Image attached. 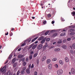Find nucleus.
<instances>
[{
  "label": "nucleus",
  "instance_id": "nucleus-1",
  "mask_svg": "<svg viewBox=\"0 0 75 75\" xmlns=\"http://www.w3.org/2000/svg\"><path fill=\"white\" fill-rule=\"evenodd\" d=\"M7 67L6 65L4 66L3 68L1 67L0 69V74H2L4 75V74L6 73V67Z\"/></svg>",
  "mask_w": 75,
  "mask_h": 75
},
{
  "label": "nucleus",
  "instance_id": "nucleus-2",
  "mask_svg": "<svg viewBox=\"0 0 75 75\" xmlns=\"http://www.w3.org/2000/svg\"><path fill=\"white\" fill-rule=\"evenodd\" d=\"M57 74L58 75H61L63 74V71L61 69H59L57 71Z\"/></svg>",
  "mask_w": 75,
  "mask_h": 75
},
{
  "label": "nucleus",
  "instance_id": "nucleus-3",
  "mask_svg": "<svg viewBox=\"0 0 75 75\" xmlns=\"http://www.w3.org/2000/svg\"><path fill=\"white\" fill-rule=\"evenodd\" d=\"M42 44H40L38 46V49L39 50H41L42 48Z\"/></svg>",
  "mask_w": 75,
  "mask_h": 75
},
{
  "label": "nucleus",
  "instance_id": "nucleus-4",
  "mask_svg": "<svg viewBox=\"0 0 75 75\" xmlns=\"http://www.w3.org/2000/svg\"><path fill=\"white\" fill-rule=\"evenodd\" d=\"M71 73L72 74H75V70L74 69V68H72L71 69Z\"/></svg>",
  "mask_w": 75,
  "mask_h": 75
},
{
  "label": "nucleus",
  "instance_id": "nucleus-5",
  "mask_svg": "<svg viewBox=\"0 0 75 75\" xmlns=\"http://www.w3.org/2000/svg\"><path fill=\"white\" fill-rule=\"evenodd\" d=\"M46 39H47L46 38H45L42 39V41L41 42V44H43V43H44V42H45V40H46Z\"/></svg>",
  "mask_w": 75,
  "mask_h": 75
},
{
  "label": "nucleus",
  "instance_id": "nucleus-6",
  "mask_svg": "<svg viewBox=\"0 0 75 75\" xmlns=\"http://www.w3.org/2000/svg\"><path fill=\"white\" fill-rule=\"evenodd\" d=\"M26 73H27L28 74H30V73L29 69H27L26 70Z\"/></svg>",
  "mask_w": 75,
  "mask_h": 75
},
{
  "label": "nucleus",
  "instance_id": "nucleus-7",
  "mask_svg": "<svg viewBox=\"0 0 75 75\" xmlns=\"http://www.w3.org/2000/svg\"><path fill=\"white\" fill-rule=\"evenodd\" d=\"M48 67L49 69H52V64H50L48 66Z\"/></svg>",
  "mask_w": 75,
  "mask_h": 75
},
{
  "label": "nucleus",
  "instance_id": "nucleus-8",
  "mask_svg": "<svg viewBox=\"0 0 75 75\" xmlns=\"http://www.w3.org/2000/svg\"><path fill=\"white\" fill-rule=\"evenodd\" d=\"M46 62L47 64H49L51 62V59H47L46 61Z\"/></svg>",
  "mask_w": 75,
  "mask_h": 75
},
{
  "label": "nucleus",
  "instance_id": "nucleus-9",
  "mask_svg": "<svg viewBox=\"0 0 75 75\" xmlns=\"http://www.w3.org/2000/svg\"><path fill=\"white\" fill-rule=\"evenodd\" d=\"M65 61L66 62H69V59L68 57H66L65 58Z\"/></svg>",
  "mask_w": 75,
  "mask_h": 75
},
{
  "label": "nucleus",
  "instance_id": "nucleus-10",
  "mask_svg": "<svg viewBox=\"0 0 75 75\" xmlns=\"http://www.w3.org/2000/svg\"><path fill=\"white\" fill-rule=\"evenodd\" d=\"M15 61H16V58H14L13 59L12 61V63L14 64L15 62Z\"/></svg>",
  "mask_w": 75,
  "mask_h": 75
},
{
  "label": "nucleus",
  "instance_id": "nucleus-11",
  "mask_svg": "<svg viewBox=\"0 0 75 75\" xmlns=\"http://www.w3.org/2000/svg\"><path fill=\"white\" fill-rule=\"evenodd\" d=\"M75 31V30L73 28H71L69 30L70 32H74Z\"/></svg>",
  "mask_w": 75,
  "mask_h": 75
},
{
  "label": "nucleus",
  "instance_id": "nucleus-12",
  "mask_svg": "<svg viewBox=\"0 0 75 75\" xmlns=\"http://www.w3.org/2000/svg\"><path fill=\"white\" fill-rule=\"evenodd\" d=\"M37 44H36L35 45H34L32 47V49H33V50L34 49H35V48H36V47H37Z\"/></svg>",
  "mask_w": 75,
  "mask_h": 75
},
{
  "label": "nucleus",
  "instance_id": "nucleus-13",
  "mask_svg": "<svg viewBox=\"0 0 75 75\" xmlns=\"http://www.w3.org/2000/svg\"><path fill=\"white\" fill-rule=\"evenodd\" d=\"M71 15L73 16H75V12L73 11L71 13Z\"/></svg>",
  "mask_w": 75,
  "mask_h": 75
},
{
  "label": "nucleus",
  "instance_id": "nucleus-14",
  "mask_svg": "<svg viewBox=\"0 0 75 75\" xmlns=\"http://www.w3.org/2000/svg\"><path fill=\"white\" fill-rule=\"evenodd\" d=\"M59 63L61 65H63L64 63L62 60H60L59 61Z\"/></svg>",
  "mask_w": 75,
  "mask_h": 75
},
{
  "label": "nucleus",
  "instance_id": "nucleus-15",
  "mask_svg": "<svg viewBox=\"0 0 75 75\" xmlns=\"http://www.w3.org/2000/svg\"><path fill=\"white\" fill-rule=\"evenodd\" d=\"M60 50V49L59 48H56L55 49L54 51H56V52H57V51H59Z\"/></svg>",
  "mask_w": 75,
  "mask_h": 75
},
{
  "label": "nucleus",
  "instance_id": "nucleus-16",
  "mask_svg": "<svg viewBox=\"0 0 75 75\" xmlns=\"http://www.w3.org/2000/svg\"><path fill=\"white\" fill-rule=\"evenodd\" d=\"M23 57V55H19L18 57V58H22Z\"/></svg>",
  "mask_w": 75,
  "mask_h": 75
},
{
  "label": "nucleus",
  "instance_id": "nucleus-17",
  "mask_svg": "<svg viewBox=\"0 0 75 75\" xmlns=\"http://www.w3.org/2000/svg\"><path fill=\"white\" fill-rule=\"evenodd\" d=\"M57 35H58V33H55L53 34V37H56V36H57Z\"/></svg>",
  "mask_w": 75,
  "mask_h": 75
},
{
  "label": "nucleus",
  "instance_id": "nucleus-18",
  "mask_svg": "<svg viewBox=\"0 0 75 75\" xmlns=\"http://www.w3.org/2000/svg\"><path fill=\"white\" fill-rule=\"evenodd\" d=\"M62 48H64V49H66V48H67V46L65 45H63L62 46Z\"/></svg>",
  "mask_w": 75,
  "mask_h": 75
},
{
  "label": "nucleus",
  "instance_id": "nucleus-19",
  "mask_svg": "<svg viewBox=\"0 0 75 75\" xmlns=\"http://www.w3.org/2000/svg\"><path fill=\"white\" fill-rule=\"evenodd\" d=\"M75 32H71L69 34L70 35H75Z\"/></svg>",
  "mask_w": 75,
  "mask_h": 75
},
{
  "label": "nucleus",
  "instance_id": "nucleus-20",
  "mask_svg": "<svg viewBox=\"0 0 75 75\" xmlns=\"http://www.w3.org/2000/svg\"><path fill=\"white\" fill-rule=\"evenodd\" d=\"M45 59H46V57H45V56L44 57L42 58V61H44L45 60Z\"/></svg>",
  "mask_w": 75,
  "mask_h": 75
},
{
  "label": "nucleus",
  "instance_id": "nucleus-21",
  "mask_svg": "<svg viewBox=\"0 0 75 75\" xmlns=\"http://www.w3.org/2000/svg\"><path fill=\"white\" fill-rule=\"evenodd\" d=\"M38 55V54L37 53H35L33 55V57L34 58H35Z\"/></svg>",
  "mask_w": 75,
  "mask_h": 75
},
{
  "label": "nucleus",
  "instance_id": "nucleus-22",
  "mask_svg": "<svg viewBox=\"0 0 75 75\" xmlns=\"http://www.w3.org/2000/svg\"><path fill=\"white\" fill-rule=\"evenodd\" d=\"M57 60V59L56 58H54L52 59V61H56Z\"/></svg>",
  "mask_w": 75,
  "mask_h": 75
},
{
  "label": "nucleus",
  "instance_id": "nucleus-23",
  "mask_svg": "<svg viewBox=\"0 0 75 75\" xmlns=\"http://www.w3.org/2000/svg\"><path fill=\"white\" fill-rule=\"evenodd\" d=\"M69 28H75V26L72 25L69 26Z\"/></svg>",
  "mask_w": 75,
  "mask_h": 75
},
{
  "label": "nucleus",
  "instance_id": "nucleus-24",
  "mask_svg": "<svg viewBox=\"0 0 75 75\" xmlns=\"http://www.w3.org/2000/svg\"><path fill=\"white\" fill-rule=\"evenodd\" d=\"M11 57H12V54H10L8 58V59H10L11 58Z\"/></svg>",
  "mask_w": 75,
  "mask_h": 75
},
{
  "label": "nucleus",
  "instance_id": "nucleus-25",
  "mask_svg": "<svg viewBox=\"0 0 75 75\" xmlns=\"http://www.w3.org/2000/svg\"><path fill=\"white\" fill-rule=\"evenodd\" d=\"M65 35V33H61L60 34V36H62V35Z\"/></svg>",
  "mask_w": 75,
  "mask_h": 75
},
{
  "label": "nucleus",
  "instance_id": "nucleus-26",
  "mask_svg": "<svg viewBox=\"0 0 75 75\" xmlns=\"http://www.w3.org/2000/svg\"><path fill=\"white\" fill-rule=\"evenodd\" d=\"M25 72L24 71V70H22L21 71V74H24L25 73Z\"/></svg>",
  "mask_w": 75,
  "mask_h": 75
},
{
  "label": "nucleus",
  "instance_id": "nucleus-27",
  "mask_svg": "<svg viewBox=\"0 0 75 75\" xmlns=\"http://www.w3.org/2000/svg\"><path fill=\"white\" fill-rule=\"evenodd\" d=\"M34 45V44H32L31 45H30V47H29V48L30 49V48H31V47Z\"/></svg>",
  "mask_w": 75,
  "mask_h": 75
},
{
  "label": "nucleus",
  "instance_id": "nucleus-28",
  "mask_svg": "<svg viewBox=\"0 0 75 75\" xmlns=\"http://www.w3.org/2000/svg\"><path fill=\"white\" fill-rule=\"evenodd\" d=\"M49 32H50V31H47V32H46L45 33V35H47V34H48Z\"/></svg>",
  "mask_w": 75,
  "mask_h": 75
},
{
  "label": "nucleus",
  "instance_id": "nucleus-29",
  "mask_svg": "<svg viewBox=\"0 0 75 75\" xmlns=\"http://www.w3.org/2000/svg\"><path fill=\"white\" fill-rule=\"evenodd\" d=\"M42 39H43V37H41L40 38H39L38 39V40H42Z\"/></svg>",
  "mask_w": 75,
  "mask_h": 75
},
{
  "label": "nucleus",
  "instance_id": "nucleus-30",
  "mask_svg": "<svg viewBox=\"0 0 75 75\" xmlns=\"http://www.w3.org/2000/svg\"><path fill=\"white\" fill-rule=\"evenodd\" d=\"M62 42V41L61 40H59L57 42L58 44H60Z\"/></svg>",
  "mask_w": 75,
  "mask_h": 75
},
{
  "label": "nucleus",
  "instance_id": "nucleus-31",
  "mask_svg": "<svg viewBox=\"0 0 75 75\" xmlns=\"http://www.w3.org/2000/svg\"><path fill=\"white\" fill-rule=\"evenodd\" d=\"M26 65V62H23V66H25Z\"/></svg>",
  "mask_w": 75,
  "mask_h": 75
},
{
  "label": "nucleus",
  "instance_id": "nucleus-32",
  "mask_svg": "<svg viewBox=\"0 0 75 75\" xmlns=\"http://www.w3.org/2000/svg\"><path fill=\"white\" fill-rule=\"evenodd\" d=\"M25 44H26L25 43V42H24V43H23L21 45V46L22 47L24 46V45H25Z\"/></svg>",
  "mask_w": 75,
  "mask_h": 75
},
{
  "label": "nucleus",
  "instance_id": "nucleus-33",
  "mask_svg": "<svg viewBox=\"0 0 75 75\" xmlns=\"http://www.w3.org/2000/svg\"><path fill=\"white\" fill-rule=\"evenodd\" d=\"M20 70H18L17 73V75H19L20 74Z\"/></svg>",
  "mask_w": 75,
  "mask_h": 75
},
{
  "label": "nucleus",
  "instance_id": "nucleus-34",
  "mask_svg": "<svg viewBox=\"0 0 75 75\" xmlns=\"http://www.w3.org/2000/svg\"><path fill=\"white\" fill-rule=\"evenodd\" d=\"M47 16L49 18L51 17V14H47Z\"/></svg>",
  "mask_w": 75,
  "mask_h": 75
},
{
  "label": "nucleus",
  "instance_id": "nucleus-35",
  "mask_svg": "<svg viewBox=\"0 0 75 75\" xmlns=\"http://www.w3.org/2000/svg\"><path fill=\"white\" fill-rule=\"evenodd\" d=\"M54 67L55 68H57L58 67V64H55L54 65Z\"/></svg>",
  "mask_w": 75,
  "mask_h": 75
},
{
  "label": "nucleus",
  "instance_id": "nucleus-36",
  "mask_svg": "<svg viewBox=\"0 0 75 75\" xmlns=\"http://www.w3.org/2000/svg\"><path fill=\"white\" fill-rule=\"evenodd\" d=\"M21 61H22V62H24V61H25V58H23L22 59Z\"/></svg>",
  "mask_w": 75,
  "mask_h": 75
},
{
  "label": "nucleus",
  "instance_id": "nucleus-37",
  "mask_svg": "<svg viewBox=\"0 0 75 75\" xmlns=\"http://www.w3.org/2000/svg\"><path fill=\"white\" fill-rule=\"evenodd\" d=\"M33 57H32V55H30L29 57V59H32Z\"/></svg>",
  "mask_w": 75,
  "mask_h": 75
},
{
  "label": "nucleus",
  "instance_id": "nucleus-38",
  "mask_svg": "<svg viewBox=\"0 0 75 75\" xmlns=\"http://www.w3.org/2000/svg\"><path fill=\"white\" fill-rule=\"evenodd\" d=\"M17 66V63H15L13 65V67H16Z\"/></svg>",
  "mask_w": 75,
  "mask_h": 75
},
{
  "label": "nucleus",
  "instance_id": "nucleus-39",
  "mask_svg": "<svg viewBox=\"0 0 75 75\" xmlns=\"http://www.w3.org/2000/svg\"><path fill=\"white\" fill-rule=\"evenodd\" d=\"M70 52L71 54H73V53H74V51H73L72 50H70Z\"/></svg>",
  "mask_w": 75,
  "mask_h": 75
},
{
  "label": "nucleus",
  "instance_id": "nucleus-40",
  "mask_svg": "<svg viewBox=\"0 0 75 75\" xmlns=\"http://www.w3.org/2000/svg\"><path fill=\"white\" fill-rule=\"evenodd\" d=\"M10 72V71H8L7 73V75H9Z\"/></svg>",
  "mask_w": 75,
  "mask_h": 75
},
{
  "label": "nucleus",
  "instance_id": "nucleus-41",
  "mask_svg": "<svg viewBox=\"0 0 75 75\" xmlns=\"http://www.w3.org/2000/svg\"><path fill=\"white\" fill-rule=\"evenodd\" d=\"M50 40V38H47L46 39V41H49Z\"/></svg>",
  "mask_w": 75,
  "mask_h": 75
},
{
  "label": "nucleus",
  "instance_id": "nucleus-42",
  "mask_svg": "<svg viewBox=\"0 0 75 75\" xmlns=\"http://www.w3.org/2000/svg\"><path fill=\"white\" fill-rule=\"evenodd\" d=\"M10 36H12L13 35V33L12 32H11L9 34Z\"/></svg>",
  "mask_w": 75,
  "mask_h": 75
},
{
  "label": "nucleus",
  "instance_id": "nucleus-43",
  "mask_svg": "<svg viewBox=\"0 0 75 75\" xmlns=\"http://www.w3.org/2000/svg\"><path fill=\"white\" fill-rule=\"evenodd\" d=\"M26 69V67H24L23 68V71H25Z\"/></svg>",
  "mask_w": 75,
  "mask_h": 75
},
{
  "label": "nucleus",
  "instance_id": "nucleus-44",
  "mask_svg": "<svg viewBox=\"0 0 75 75\" xmlns=\"http://www.w3.org/2000/svg\"><path fill=\"white\" fill-rule=\"evenodd\" d=\"M47 46L46 45H45L43 47V48H46V47H47Z\"/></svg>",
  "mask_w": 75,
  "mask_h": 75
},
{
  "label": "nucleus",
  "instance_id": "nucleus-45",
  "mask_svg": "<svg viewBox=\"0 0 75 75\" xmlns=\"http://www.w3.org/2000/svg\"><path fill=\"white\" fill-rule=\"evenodd\" d=\"M35 75H37V71H35L34 72Z\"/></svg>",
  "mask_w": 75,
  "mask_h": 75
},
{
  "label": "nucleus",
  "instance_id": "nucleus-46",
  "mask_svg": "<svg viewBox=\"0 0 75 75\" xmlns=\"http://www.w3.org/2000/svg\"><path fill=\"white\" fill-rule=\"evenodd\" d=\"M46 23H47V21H45L43 22V23L44 24H45Z\"/></svg>",
  "mask_w": 75,
  "mask_h": 75
},
{
  "label": "nucleus",
  "instance_id": "nucleus-47",
  "mask_svg": "<svg viewBox=\"0 0 75 75\" xmlns=\"http://www.w3.org/2000/svg\"><path fill=\"white\" fill-rule=\"evenodd\" d=\"M33 67H34V64H32L31 66V68H33Z\"/></svg>",
  "mask_w": 75,
  "mask_h": 75
},
{
  "label": "nucleus",
  "instance_id": "nucleus-48",
  "mask_svg": "<svg viewBox=\"0 0 75 75\" xmlns=\"http://www.w3.org/2000/svg\"><path fill=\"white\" fill-rule=\"evenodd\" d=\"M26 61H27V62H28V61H29V60H28V58H27L26 59Z\"/></svg>",
  "mask_w": 75,
  "mask_h": 75
},
{
  "label": "nucleus",
  "instance_id": "nucleus-49",
  "mask_svg": "<svg viewBox=\"0 0 75 75\" xmlns=\"http://www.w3.org/2000/svg\"><path fill=\"white\" fill-rule=\"evenodd\" d=\"M72 47H75V43L73 44L72 45Z\"/></svg>",
  "mask_w": 75,
  "mask_h": 75
},
{
  "label": "nucleus",
  "instance_id": "nucleus-50",
  "mask_svg": "<svg viewBox=\"0 0 75 75\" xmlns=\"http://www.w3.org/2000/svg\"><path fill=\"white\" fill-rule=\"evenodd\" d=\"M55 22L54 21H52V24H54V23Z\"/></svg>",
  "mask_w": 75,
  "mask_h": 75
},
{
  "label": "nucleus",
  "instance_id": "nucleus-51",
  "mask_svg": "<svg viewBox=\"0 0 75 75\" xmlns=\"http://www.w3.org/2000/svg\"><path fill=\"white\" fill-rule=\"evenodd\" d=\"M31 64H30L29 65V69H30V68H31Z\"/></svg>",
  "mask_w": 75,
  "mask_h": 75
},
{
  "label": "nucleus",
  "instance_id": "nucleus-52",
  "mask_svg": "<svg viewBox=\"0 0 75 75\" xmlns=\"http://www.w3.org/2000/svg\"><path fill=\"white\" fill-rule=\"evenodd\" d=\"M8 61V60H7L6 62L4 64H7Z\"/></svg>",
  "mask_w": 75,
  "mask_h": 75
},
{
  "label": "nucleus",
  "instance_id": "nucleus-53",
  "mask_svg": "<svg viewBox=\"0 0 75 75\" xmlns=\"http://www.w3.org/2000/svg\"><path fill=\"white\" fill-rule=\"evenodd\" d=\"M71 40V38H68L67 39V41H70Z\"/></svg>",
  "mask_w": 75,
  "mask_h": 75
},
{
  "label": "nucleus",
  "instance_id": "nucleus-54",
  "mask_svg": "<svg viewBox=\"0 0 75 75\" xmlns=\"http://www.w3.org/2000/svg\"><path fill=\"white\" fill-rule=\"evenodd\" d=\"M38 37H36V38H35L34 39H35V40H37V39H38Z\"/></svg>",
  "mask_w": 75,
  "mask_h": 75
},
{
  "label": "nucleus",
  "instance_id": "nucleus-55",
  "mask_svg": "<svg viewBox=\"0 0 75 75\" xmlns=\"http://www.w3.org/2000/svg\"><path fill=\"white\" fill-rule=\"evenodd\" d=\"M34 41H35V39H33L32 40V42H34Z\"/></svg>",
  "mask_w": 75,
  "mask_h": 75
},
{
  "label": "nucleus",
  "instance_id": "nucleus-56",
  "mask_svg": "<svg viewBox=\"0 0 75 75\" xmlns=\"http://www.w3.org/2000/svg\"><path fill=\"white\" fill-rule=\"evenodd\" d=\"M14 30V28H11V31H13V30Z\"/></svg>",
  "mask_w": 75,
  "mask_h": 75
},
{
  "label": "nucleus",
  "instance_id": "nucleus-57",
  "mask_svg": "<svg viewBox=\"0 0 75 75\" xmlns=\"http://www.w3.org/2000/svg\"><path fill=\"white\" fill-rule=\"evenodd\" d=\"M8 32H7V33H5V35H8Z\"/></svg>",
  "mask_w": 75,
  "mask_h": 75
},
{
  "label": "nucleus",
  "instance_id": "nucleus-58",
  "mask_svg": "<svg viewBox=\"0 0 75 75\" xmlns=\"http://www.w3.org/2000/svg\"><path fill=\"white\" fill-rule=\"evenodd\" d=\"M30 54H34V52L33 51H31Z\"/></svg>",
  "mask_w": 75,
  "mask_h": 75
},
{
  "label": "nucleus",
  "instance_id": "nucleus-59",
  "mask_svg": "<svg viewBox=\"0 0 75 75\" xmlns=\"http://www.w3.org/2000/svg\"><path fill=\"white\" fill-rule=\"evenodd\" d=\"M21 48H20L18 50V51H20L21 50Z\"/></svg>",
  "mask_w": 75,
  "mask_h": 75
},
{
  "label": "nucleus",
  "instance_id": "nucleus-60",
  "mask_svg": "<svg viewBox=\"0 0 75 75\" xmlns=\"http://www.w3.org/2000/svg\"><path fill=\"white\" fill-rule=\"evenodd\" d=\"M56 43V42H54L53 43V45H54Z\"/></svg>",
  "mask_w": 75,
  "mask_h": 75
},
{
  "label": "nucleus",
  "instance_id": "nucleus-61",
  "mask_svg": "<svg viewBox=\"0 0 75 75\" xmlns=\"http://www.w3.org/2000/svg\"><path fill=\"white\" fill-rule=\"evenodd\" d=\"M32 19H34L35 18V17H32Z\"/></svg>",
  "mask_w": 75,
  "mask_h": 75
},
{
  "label": "nucleus",
  "instance_id": "nucleus-62",
  "mask_svg": "<svg viewBox=\"0 0 75 75\" xmlns=\"http://www.w3.org/2000/svg\"><path fill=\"white\" fill-rule=\"evenodd\" d=\"M9 75H12V73L11 72H9Z\"/></svg>",
  "mask_w": 75,
  "mask_h": 75
},
{
  "label": "nucleus",
  "instance_id": "nucleus-63",
  "mask_svg": "<svg viewBox=\"0 0 75 75\" xmlns=\"http://www.w3.org/2000/svg\"><path fill=\"white\" fill-rule=\"evenodd\" d=\"M38 43V41H36L35 42V44H37Z\"/></svg>",
  "mask_w": 75,
  "mask_h": 75
},
{
  "label": "nucleus",
  "instance_id": "nucleus-64",
  "mask_svg": "<svg viewBox=\"0 0 75 75\" xmlns=\"http://www.w3.org/2000/svg\"><path fill=\"white\" fill-rule=\"evenodd\" d=\"M63 31L64 32H65V31H66L64 29L63 30Z\"/></svg>",
  "mask_w": 75,
  "mask_h": 75
}]
</instances>
